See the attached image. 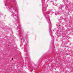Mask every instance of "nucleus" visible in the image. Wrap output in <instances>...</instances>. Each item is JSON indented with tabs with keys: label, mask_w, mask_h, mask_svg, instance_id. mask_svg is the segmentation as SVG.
<instances>
[{
	"label": "nucleus",
	"mask_w": 73,
	"mask_h": 73,
	"mask_svg": "<svg viewBox=\"0 0 73 73\" xmlns=\"http://www.w3.org/2000/svg\"><path fill=\"white\" fill-rule=\"evenodd\" d=\"M49 12H47L45 13H44V15L46 18L47 19V21L49 25V32H51V29H51V26H52V25H51V22H50V19H49V16H48V14H49Z\"/></svg>",
	"instance_id": "f257e3e1"
},
{
	"label": "nucleus",
	"mask_w": 73,
	"mask_h": 73,
	"mask_svg": "<svg viewBox=\"0 0 73 73\" xmlns=\"http://www.w3.org/2000/svg\"><path fill=\"white\" fill-rule=\"evenodd\" d=\"M43 5L42 12H44L45 11H46V7L48 6L47 4H45V3H43Z\"/></svg>",
	"instance_id": "f03ea898"
},
{
	"label": "nucleus",
	"mask_w": 73,
	"mask_h": 73,
	"mask_svg": "<svg viewBox=\"0 0 73 73\" xmlns=\"http://www.w3.org/2000/svg\"><path fill=\"white\" fill-rule=\"evenodd\" d=\"M15 19H16V20H17L18 23H19V17H16L15 18Z\"/></svg>",
	"instance_id": "7ed1b4c3"
},
{
	"label": "nucleus",
	"mask_w": 73,
	"mask_h": 73,
	"mask_svg": "<svg viewBox=\"0 0 73 73\" xmlns=\"http://www.w3.org/2000/svg\"><path fill=\"white\" fill-rule=\"evenodd\" d=\"M65 37H63L62 38H63V40H65Z\"/></svg>",
	"instance_id": "20e7f679"
},
{
	"label": "nucleus",
	"mask_w": 73,
	"mask_h": 73,
	"mask_svg": "<svg viewBox=\"0 0 73 73\" xmlns=\"http://www.w3.org/2000/svg\"><path fill=\"white\" fill-rule=\"evenodd\" d=\"M62 5H60V8H62Z\"/></svg>",
	"instance_id": "39448f33"
},
{
	"label": "nucleus",
	"mask_w": 73,
	"mask_h": 73,
	"mask_svg": "<svg viewBox=\"0 0 73 73\" xmlns=\"http://www.w3.org/2000/svg\"><path fill=\"white\" fill-rule=\"evenodd\" d=\"M55 13L56 14H58V15L59 14L58 12H56Z\"/></svg>",
	"instance_id": "423d86ee"
},
{
	"label": "nucleus",
	"mask_w": 73,
	"mask_h": 73,
	"mask_svg": "<svg viewBox=\"0 0 73 73\" xmlns=\"http://www.w3.org/2000/svg\"><path fill=\"white\" fill-rule=\"evenodd\" d=\"M18 31H19V30H20V29H19V28L18 29Z\"/></svg>",
	"instance_id": "0eeeda50"
},
{
	"label": "nucleus",
	"mask_w": 73,
	"mask_h": 73,
	"mask_svg": "<svg viewBox=\"0 0 73 73\" xmlns=\"http://www.w3.org/2000/svg\"><path fill=\"white\" fill-rule=\"evenodd\" d=\"M42 1H45V0H42Z\"/></svg>",
	"instance_id": "6e6552de"
},
{
	"label": "nucleus",
	"mask_w": 73,
	"mask_h": 73,
	"mask_svg": "<svg viewBox=\"0 0 73 73\" xmlns=\"http://www.w3.org/2000/svg\"><path fill=\"white\" fill-rule=\"evenodd\" d=\"M18 27H19V28H20V26H18Z\"/></svg>",
	"instance_id": "1a4fd4ad"
},
{
	"label": "nucleus",
	"mask_w": 73,
	"mask_h": 73,
	"mask_svg": "<svg viewBox=\"0 0 73 73\" xmlns=\"http://www.w3.org/2000/svg\"><path fill=\"white\" fill-rule=\"evenodd\" d=\"M8 7H9V6H8V5H7V7H8Z\"/></svg>",
	"instance_id": "9d476101"
},
{
	"label": "nucleus",
	"mask_w": 73,
	"mask_h": 73,
	"mask_svg": "<svg viewBox=\"0 0 73 73\" xmlns=\"http://www.w3.org/2000/svg\"><path fill=\"white\" fill-rule=\"evenodd\" d=\"M9 11H10V9H9Z\"/></svg>",
	"instance_id": "9b49d317"
},
{
	"label": "nucleus",
	"mask_w": 73,
	"mask_h": 73,
	"mask_svg": "<svg viewBox=\"0 0 73 73\" xmlns=\"http://www.w3.org/2000/svg\"><path fill=\"white\" fill-rule=\"evenodd\" d=\"M13 3H14V2H13Z\"/></svg>",
	"instance_id": "f8f14e48"
},
{
	"label": "nucleus",
	"mask_w": 73,
	"mask_h": 73,
	"mask_svg": "<svg viewBox=\"0 0 73 73\" xmlns=\"http://www.w3.org/2000/svg\"><path fill=\"white\" fill-rule=\"evenodd\" d=\"M12 60H13V58H12Z\"/></svg>",
	"instance_id": "ddd939ff"
},
{
	"label": "nucleus",
	"mask_w": 73,
	"mask_h": 73,
	"mask_svg": "<svg viewBox=\"0 0 73 73\" xmlns=\"http://www.w3.org/2000/svg\"><path fill=\"white\" fill-rule=\"evenodd\" d=\"M64 0H63V1H64Z\"/></svg>",
	"instance_id": "4468645a"
}]
</instances>
